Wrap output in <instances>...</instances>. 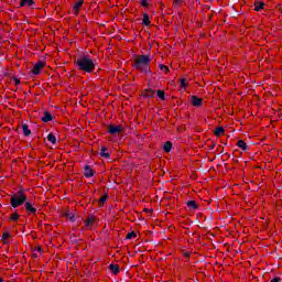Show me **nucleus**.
Returning a JSON list of instances; mask_svg holds the SVG:
<instances>
[{
	"mask_svg": "<svg viewBox=\"0 0 282 282\" xmlns=\"http://www.w3.org/2000/svg\"><path fill=\"white\" fill-rule=\"evenodd\" d=\"M133 67L142 74H151V56L137 55L134 57Z\"/></svg>",
	"mask_w": 282,
	"mask_h": 282,
	"instance_id": "1",
	"label": "nucleus"
},
{
	"mask_svg": "<svg viewBox=\"0 0 282 282\" xmlns=\"http://www.w3.org/2000/svg\"><path fill=\"white\" fill-rule=\"evenodd\" d=\"M76 65L80 72H85L86 74H91L96 69V62L89 55L77 58Z\"/></svg>",
	"mask_w": 282,
	"mask_h": 282,
	"instance_id": "2",
	"label": "nucleus"
},
{
	"mask_svg": "<svg viewBox=\"0 0 282 282\" xmlns=\"http://www.w3.org/2000/svg\"><path fill=\"white\" fill-rule=\"evenodd\" d=\"M28 202V196L23 193V189L19 191L18 193L11 196V207L19 208V206H23Z\"/></svg>",
	"mask_w": 282,
	"mask_h": 282,
	"instance_id": "3",
	"label": "nucleus"
},
{
	"mask_svg": "<svg viewBox=\"0 0 282 282\" xmlns=\"http://www.w3.org/2000/svg\"><path fill=\"white\" fill-rule=\"evenodd\" d=\"M45 67V64L43 62H37L32 69V75L33 76H39L41 72H43V68Z\"/></svg>",
	"mask_w": 282,
	"mask_h": 282,
	"instance_id": "4",
	"label": "nucleus"
},
{
	"mask_svg": "<svg viewBox=\"0 0 282 282\" xmlns=\"http://www.w3.org/2000/svg\"><path fill=\"white\" fill-rule=\"evenodd\" d=\"M108 133H110L111 135H116L118 133H122V126L110 124L108 127Z\"/></svg>",
	"mask_w": 282,
	"mask_h": 282,
	"instance_id": "5",
	"label": "nucleus"
},
{
	"mask_svg": "<svg viewBox=\"0 0 282 282\" xmlns=\"http://www.w3.org/2000/svg\"><path fill=\"white\" fill-rule=\"evenodd\" d=\"M203 102H204L203 98H199L197 96L191 97V104L193 105V107H202Z\"/></svg>",
	"mask_w": 282,
	"mask_h": 282,
	"instance_id": "6",
	"label": "nucleus"
},
{
	"mask_svg": "<svg viewBox=\"0 0 282 282\" xmlns=\"http://www.w3.org/2000/svg\"><path fill=\"white\" fill-rule=\"evenodd\" d=\"M35 3L34 0H21L20 7L21 8H34Z\"/></svg>",
	"mask_w": 282,
	"mask_h": 282,
	"instance_id": "7",
	"label": "nucleus"
},
{
	"mask_svg": "<svg viewBox=\"0 0 282 282\" xmlns=\"http://www.w3.org/2000/svg\"><path fill=\"white\" fill-rule=\"evenodd\" d=\"M84 175L85 177H94V170L91 169V166L86 165L84 167Z\"/></svg>",
	"mask_w": 282,
	"mask_h": 282,
	"instance_id": "8",
	"label": "nucleus"
},
{
	"mask_svg": "<svg viewBox=\"0 0 282 282\" xmlns=\"http://www.w3.org/2000/svg\"><path fill=\"white\" fill-rule=\"evenodd\" d=\"M26 213H30L31 215H36V208L32 205V203L26 202L25 203Z\"/></svg>",
	"mask_w": 282,
	"mask_h": 282,
	"instance_id": "9",
	"label": "nucleus"
},
{
	"mask_svg": "<svg viewBox=\"0 0 282 282\" xmlns=\"http://www.w3.org/2000/svg\"><path fill=\"white\" fill-rule=\"evenodd\" d=\"M83 3H84V1L79 0L74 4L73 10H74L75 14H78L80 12V8H83Z\"/></svg>",
	"mask_w": 282,
	"mask_h": 282,
	"instance_id": "10",
	"label": "nucleus"
},
{
	"mask_svg": "<svg viewBox=\"0 0 282 282\" xmlns=\"http://www.w3.org/2000/svg\"><path fill=\"white\" fill-rule=\"evenodd\" d=\"M64 217H66L70 221H75L76 220V216L74 215V212L65 210L64 212Z\"/></svg>",
	"mask_w": 282,
	"mask_h": 282,
	"instance_id": "11",
	"label": "nucleus"
},
{
	"mask_svg": "<svg viewBox=\"0 0 282 282\" xmlns=\"http://www.w3.org/2000/svg\"><path fill=\"white\" fill-rule=\"evenodd\" d=\"M53 117L52 113H50L48 111L44 112V116L42 117V122H52Z\"/></svg>",
	"mask_w": 282,
	"mask_h": 282,
	"instance_id": "12",
	"label": "nucleus"
},
{
	"mask_svg": "<svg viewBox=\"0 0 282 282\" xmlns=\"http://www.w3.org/2000/svg\"><path fill=\"white\" fill-rule=\"evenodd\" d=\"M142 96H145L147 98H153V96H155V90H153V89H145L142 93Z\"/></svg>",
	"mask_w": 282,
	"mask_h": 282,
	"instance_id": "13",
	"label": "nucleus"
},
{
	"mask_svg": "<svg viewBox=\"0 0 282 282\" xmlns=\"http://www.w3.org/2000/svg\"><path fill=\"white\" fill-rule=\"evenodd\" d=\"M224 133H226V130H225L223 127H218V128H216L215 131H214V134H215L217 138L224 135Z\"/></svg>",
	"mask_w": 282,
	"mask_h": 282,
	"instance_id": "14",
	"label": "nucleus"
},
{
	"mask_svg": "<svg viewBox=\"0 0 282 282\" xmlns=\"http://www.w3.org/2000/svg\"><path fill=\"white\" fill-rule=\"evenodd\" d=\"M237 147L241 149L242 151H248V144L243 140H239L237 143Z\"/></svg>",
	"mask_w": 282,
	"mask_h": 282,
	"instance_id": "15",
	"label": "nucleus"
},
{
	"mask_svg": "<svg viewBox=\"0 0 282 282\" xmlns=\"http://www.w3.org/2000/svg\"><path fill=\"white\" fill-rule=\"evenodd\" d=\"M171 149H173V143H171V141L165 142L163 145V151H165V153H171Z\"/></svg>",
	"mask_w": 282,
	"mask_h": 282,
	"instance_id": "16",
	"label": "nucleus"
},
{
	"mask_svg": "<svg viewBox=\"0 0 282 282\" xmlns=\"http://www.w3.org/2000/svg\"><path fill=\"white\" fill-rule=\"evenodd\" d=\"M254 10L256 12H260V10H263V8L265 7V3L263 2H254Z\"/></svg>",
	"mask_w": 282,
	"mask_h": 282,
	"instance_id": "17",
	"label": "nucleus"
},
{
	"mask_svg": "<svg viewBox=\"0 0 282 282\" xmlns=\"http://www.w3.org/2000/svg\"><path fill=\"white\" fill-rule=\"evenodd\" d=\"M187 207L191 209V210H197V203L195 200H188L187 202Z\"/></svg>",
	"mask_w": 282,
	"mask_h": 282,
	"instance_id": "18",
	"label": "nucleus"
},
{
	"mask_svg": "<svg viewBox=\"0 0 282 282\" xmlns=\"http://www.w3.org/2000/svg\"><path fill=\"white\" fill-rule=\"evenodd\" d=\"M22 131L24 135H31L32 131L30 130V127L28 124H22Z\"/></svg>",
	"mask_w": 282,
	"mask_h": 282,
	"instance_id": "19",
	"label": "nucleus"
},
{
	"mask_svg": "<svg viewBox=\"0 0 282 282\" xmlns=\"http://www.w3.org/2000/svg\"><path fill=\"white\" fill-rule=\"evenodd\" d=\"M109 268L115 274H118L120 272V267L118 264H110Z\"/></svg>",
	"mask_w": 282,
	"mask_h": 282,
	"instance_id": "20",
	"label": "nucleus"
},
{
	"mask_svg": "<svg viewBox=\"0 0 282 282\" xmlns=\"http://www.w3.org/2000/svg\"><path fill=\"white\" fill-rule=\"evenodd\" d=\"M101 158H110L111 155L109 154V149L107 148H101V153H100Z\"/></svg>",
	"mask_w": 282,
	"mask_h": 282,
	"instance_id": "21",
	"label": "nucleus"
},
{
	"mask_svg": "<svg viewBox=\"0 0 282 282\" xmlns=\"http://www.w3.org/2000/svg\"><path fill=\"white\" fill-rule=\"evenodd\" d=\"M47 141L51 142V144H56V135H54V133H50L47 135Z\"/></svg>",
	"mask_w": 282,
	"mask_h": 282,
	"instance_id": "22",
	"label": "nucleus"
},
{
	"mask_svg": "<svg viewBox=\"0 0 282 282\" xmlns=\"http://www.w3.org/2000/svg\"><path fill=\"white\" fill-rule=\"evenodd\" d=\"M156 95L159 96L160 100H166V93H164V90H158Z\"/></svg>",
	"mask_w": 282,
	"mask_h": 282,
	"instance_id": "23",
	"label": "nucleus"
},
{
	"mask_svg": "<svg viewBox=\"0 0 282 282\" xmlns=\"http://www.w3.org/2000/svg\"><path fill=\"white\" fill-rule=\"evenodd\" d=\"M143 25H151V20H149V14H143Z\"/></svg>",
	"mask_w": 282,
	"mask_h": 282,
	"instance_id": "24",
	"label": "nucleus"
},
{
	"mask_svg": "<svg viewBox=\"0 0 282 282\" xmlns=\"http://www.w3.org/2000/svg\"><path fill=\"white\" fill-rule=\"evenodd\" d=\"M21 216L18 214V213H13L11 216H10V221H17Z\"/></svg>",
	"mask_w": 282,
	"mask_h": 282,
	"instance_id": "25",
	"label": "nucleus"
},
{
	"mask_svg": "<svg viewBox=\"0 0 282 282\" xmlns=\"http://www.w3.org/2000/svg\"><path fill=\"white\" fill-rule=\"evenodd\" d=\"M107 199H109V196L106 194L99 198V204H101V206H104L105 202H107Z\"/></svg>",
	"mask_w": 282,
	"mask_h": 282,
	"instance_id": "26",
	"label": "nucleus"
},
{
	"mask_svg": "<svg viewBox=\"0 0 282 282\" xmlns=\"http://www.w3.org/2000/svg\"><path fill=\"white\" fill-rule=\"evenodd\" d=\"M159 68L161 69V72H164L165 74H169V66H166V65H164V64H161L160 66H159Z\"/></svg>",
	"mask_w": 282,
	"mask_h": 282,
	"instance_id": "27",
	"label": "nucleus"
},
{
	"mask_svg": "<svg viewBox=\"0 0 282 282\" xmlns=\"http://www.w3.org/2000/svg\"><path fill=\"white\" fill-rule=\"evenodd\" d=\"M135 237H138V235H137L134 231L129 232V234L126 236L127 239H135Z\"/></svg>",
	"mask_w": 282,
	"mask_h": 282,
	"instance_id": "28",
	"label": "nucleus"
},
{
	"mask_svg": "<svg viewBox=\"0 0 282 282\" xmlns=\"http://www.w3.org/2000/svg\"><path fill=\"white\" fill-rule=\"evenodd\" d=\"M8 239H10V232H8V231H7V232H3V234H2V241L6 242V241H8Z\"/></svg>",
	"mask_w": 282,
	"mask_h": 282,
	"instance_id": "29",
	"label": "nucleus"
},
{
	"mask_svg": "<svg viewBox=\"0 0 282 282\" xmlns=\"http://www.w3.org/2000/svg\"><path fill=\"white\" fill-rule=\"evenodd\" d=\"M94 221H96V218L89 217V218L86 220V226H91V224H94Z\"/></svg>",
	"mask_w": 282,
	"mask_h": 282,
	"instance_id": "30",
	"label": "nucleus"
},
{
	"mask_svg": "<svg viewBox=\"0 0 282 282\" xmlns=\"http://www.w3.org/2000/svg\"><path fill=\"white\" fill-rule=\"evenodd\" d=\"M186 79H184V78H181V87H182V89H186Z\"/></svg>",
	"mask_w": 282,
	"mask_h": 282,
	"instance_id": "31",
	"label": "nucleus"
},
{
	"mask_svg": "<svg viewBox=\"0 0 282 282\" xmlns=\"http://www.w3.org/2000/svg\"><path fill=\"white\" fill-rule=\"evenodd\" d=\"M141 6L143 8H149V0H141Z\"/></svg>",
	"mask_w": 282,
	"mask_h": 282,
	"instance_id": "32",
	"label": "nucleus"
},
{
	"mask_svg": "<svg viewBox=\"0 0 282 282\" xmlns=\"http://www.w3.org/2000/svg\"><path fill=\"white\" fill-rule=\"evenodd\" d=\"M271 282H281V278H273Z\"/></svg>",
	"mask_w": 282,
	"mask_h": 282,
	"instance_id": "33",
	"label": "nucleus"
},
{
	"mask_svg": "<svg viewBox=\"0 0 282 282\" xmlns=\"http://www.w3.org/2000/svg\"><path fill=\"white\" fill-rule=\"evenodd\" d=\"M182 3V0H175L174 6H180Z\"/></svg>",
	"mask_w": 282,
	"mask_h": 282,
	"instance_id": "34",
	"label": "nucleus"
},
{
	"mask_svg": "<svg viewBox=\"0 0 282 282\" xmlns=\"http://www.w3.org/2000/svg\"><path fill=\"white\" fill-rule=\"evenodd\" d=\"M15 85H19L21 83V80H19V78H13Z\"/></svg>",
	"mask_w": 282,
	"mask_h": 282,
	"instance_id": "35",
	"label": "nucleus"
},
{
	"mask_svg": "<svg viewBox=\"0 0 282 282\" xmlns=\"http://www.w3.org/2000/svg\"><path fill=\"white\" fill-rule=\"evenodd\" d=\"M35 250V252H42V248L41 247H37L36 249H34Z\"/></svg>",
	"mask_w": 282,
	"mask_h": 282,
	"instance_id": "36",
	"label": "nucleus"
},
{
	"mask_svg": "<svg viewBox=\"0 0 282 282\" xmlns=\"http://www.w3.org/2000/svg\"><path fill=\"white\" fill-rule=\"evenodd\" d=\"M34 252H35V250H33L32 257H36V253H34Z\"/></svg>",
	"mask_w": 282,
	"mask_h": 282,
	"instance_id": "37",
	"label": "nucleus"
},
{
	"mask_svg": "<svg viewBox=\"0 0 282 282\" xmlns=\"http://www.w3.org/2000/svg\"><path fill=\"white\" fill-rule=\"evenodd\" d=\"M0 282H3V279L0 278Z\"/></svg>",
	"mask_w": 282,
	"mask_h": 282,
	"instance_id": "38",
	"label": "nucleus"
}]
</instances>
